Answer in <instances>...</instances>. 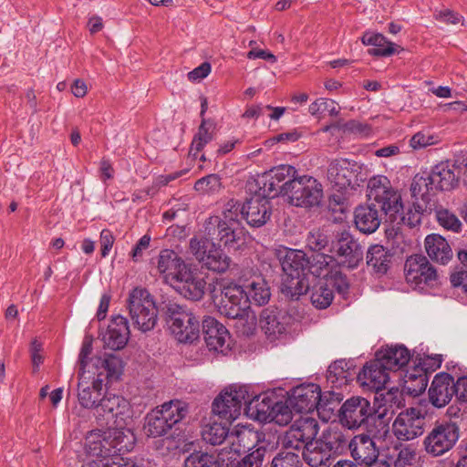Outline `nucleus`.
Segmentation results:
<instances>
[{
  "mask_svg": "<svg viewBox=\"0 0 467 467\" xmlns=\"http://www.w3.org/2000/svg\"><path fill=\"white\" fill-rule=\"evenodd\" d=\"M214 123L212 120L202 119L198 133L194 137L192 144L195 141L197 142V146H203L212 141L213 134L214 130Z\"/></svg>",
  "mask_w": 467,
  "mask_h": 467,
  "instance_id": "nucleus-59",
  "label": "nucleus"
},
{
  "mask_svg": "<svg viewBox=\"0 0 467 467\" xmlns=\"http://www.w3.org/2000/svg\"><path fill=\"white\" fill-rule=\"evenodd\" d=\"M454 395V379L445 372L437 374L429 389L430 402L436 408H442Z\"/></svg>",
  "mask_w": 467,
  "mask_h": 467,
  "instance_id": "nucleus-29",
  "label": "nucleus"
},
{
  "mask_svg": "<svg viewBox=\"0 0 467 467\" xmlns=\"http://www.w3.org/2000/svg\"><path fill=\"white\" fill-rule=\"evenodd\" d=\"M406 280L415 288L423 289V285L433 287L439 284V275L436 268L422 254L410 256L404 266Z\"/></svg>",
  "mask_w": 467,
  "mask_h": 467,
  "instance_id": "nucleus-17",
  "label": "nucleus"
},
{
  "mask_svg": "<svg viewBox=\"0 0 467 467\" xmlns=\"http://www.w3.org/2000/svg\"><path fill=\"white\" fill-rule=\"evenodd\" d=\"M221 187V178L217 174H209L202 177L194 184L195 191L202 194L217 192Z\"/></svg>",
  "mask_w": 467,
  "mask_h": 467,
  "instance_id": "nucleus-57",
  "label": "nucleus"
},
{
  "mask_svg": "<svg viewBox=\"0 0 467 467\" xmlns=\"http://www.w3.org/2000/svg\"><path fill=\"white\" fill-rule=\"evenodd\" d=\"M394 467H417L416 453L410 448H403L399 451Z\"/></svg>",
  "mask_w": 467,
  "mask_h": 467,
  "instance_id": "nucleus-62",
  "label": "nucleus"
},
{
  "mask_svg": "<svg viewBox=\"0 0 467 467\" xmlns=\"http://www.w3.org/2000/svg\"><path fill=\"white\" fill-rule=\"evenodd\" d=\"M266 447L260 445L237 462L233 467H264Z\"/></svg>",
  "mask_w": 467,
  "mask_h": 467,
  "instance_id": "nucleus-55",
  "label": "nucleus"
},
{
  "mask_svg": "<svg viewBox=\"0 0 467 467\" xmlns=\"http://www.w3.org/2000/svg\"><path fill=\"white\" fill-rule=\"evenodd\" d=\"M418 372L419 374L407 373L405 376V388L413 396L420 395L428 386L427 374L422 369Z\"/></svg>",
  "mask_w": 467,
  "mask_h": 467,
  "instance_id": "nucleus-49",
  "label": "nucleus"
},
{
  "mask_svg": "<svg viewBox=\"0 0 467 467\" xmlns=\"http://www.w3.org/2000/svg\"><path fill=\"white\" fill-rule=\"evenodd\" d=\"M424 248L429 258L437 264L445 265L453 258L451 244L441 234H428L424 240Z\"/></svg>",
  "mask_w": 467,
  "mask_h": 467,
  "instance_id": "nucleus-30",
  "label": "nucleus"
},
{
  "mask_svg": "<svg viewBox=\"0 0 467 467\" xmlns=\"http://www.w3.org/2000/svg\"><path fill=\"white\" fill-rule=\"evenodd\" d=\"M302 458L310 467H327L330 463V452L322 441L309 443L302 450Z\"/></svg>",
  "mask_w": 467,
  "mask_h": 467,
  "instance_id": "nucleus-36",
  "label": "nucleus"
},
{
  "mask_svg": "<svg viewBox=\"0 0 467 467\" xmlns=\"http://www.w3.org/2000/svg\"><path fill=\"white\" fill-rule=\"evenodd\" d=\"M351 457L358 464L368 465L379 458V449L373 439L365 433L354 436L348 444Z\"/></svg>",
  "mask_w": 467,
  "mask_h": 467,
  "instance_id": "nucleus-28",
  "label": "nucleus"
},
{
  "mask_svg": "<svg viewBox=\"0 0 467 467\" xmlns=\"http://www.w3.org/2000/svg\"><path fill=\"white\" fill-rule=\"evenodd\" d=\"M246 293L249 303L252 301L257 306L267 304L271 296L267 283L261 278L252 281Z\"/></svg>",
  "mask_w": 467,
  "mask_h": 467,
  "instance_id": "nucleus-44",
  "label": "nucleus"
},
{
  "mask_svg": "<svg viewBox=\"0 0 467 467\" xmlns=\"http://www.w3.org/2000/svg\"><path fill=\"white\" fill-rule=\"evenodd\" d=\"M239 206L234 203V200L227 202L223 211V218H210L205 230L209 236L218 240L224 246L234 245L244 236V228L240 227L238 220Z\"/></svg>",
  "mask_w": 467,
  "mask_h": 467,
  "instance_id": "nucleus-7",
  "label": "nucleus"
},
{
  "mask_svg": "<svg viewBox=\"0 0 467 467\" xmlns=\"http://www.w3.org/2000/svg\"><path fill=\"white\" fill-rule=\"evenodd\" d=\"M270 198L272 197L262 194L257 188L254 195L242 206L237 202H234V203L239 206L238 215L241 214L250 226L261 227L271 216Z\"/></svg>",
  "mask_w": 467,
  "mask_h": 467,
  "instance_id": "nucleus-21",
  "label": "nucleus"
},
{
  "mask_svg": "<svg viewBox=\"0 0 467 467\" xmlns=\"http://www.w3.org/2000/svg\"><path fill=\"white\" fill-rule=\"evenodd\" d=\"M410 192L414 199L413 202L423 204L429 202L433 204V209H436L437 200L435 196L437 191L428 172L418 173L414 176Z\"/></svg>",
  "mask_w": 467,
  "mask_h": 467,
  "instance_id": "nucleus-32",
  "label": "nucleus"
},
{
  "mask_svg": "<svg viewBox=\"0 0 467 467\" xmlns=\"http://www.w3.org/2000/svg\"><path fill=\"white\" fill-rule=\"evenodd\" d=\"M108 439L111 442L112 451L115 455L130 451L134 447L136 440L131 430L122 428L108 430Z\"/></svg>",
  "mask_w": 467,
  "mask_h": 467,
  "instance_id": "nucleus-38",
  "label": "nucleus"
},
{
  "mask_svg": "<svg viewBox=\"0 0 467 467\" xmlns=\"http://www.w3.org/2000/svg\"><path fill=\"white\" fill-rule=\"evenodd\" d=\"M305 135L306 132L302 131L301 130L295 129L288 132L280 133L271 137L270 139L265 140V146H273L276 143H295L298 141L301 138L305 137Z\"/></svg>",
  "mask_w": 467,
  "mask_h": 467,
  "instance_id": "nucleus-58",
  "label": "nucleus"
},
{
  "mask_svg": "<svg viewBox=\"0 0 467 467\" xmlns=\"http://www.w3.org/2000/svg\"><path fill=\"white\" fill-rule=\"evenodd\" d=\"M133 325L141 332L152 330L158 320V309L150 292L141 287L134 288L127 300Z\"/></svg>",
  "mask_w": 467,
  "mask_h": 467,
  "instance_id": "nucleus-9",
  "label": "nucleus"
},
{
  "mask_svg": "<svg viewBox=\"0 0 467 467\" xmlns=\"http://www.w3.org/2000/svg\"><path fill=\"white\" fill-rule=\"evenodd\" d=\"M327 244V236L320 231L310 232L306 237V246L312 251H321Z\"/></svg>",
  "mask_w": 467,
  "mask_h": 467,
  "instance_id": "nucleus-63",
  "label": "nucleus"
},
{
  "mask_svg": "<svg viewBox=\"0 0 467 467\" xmlns=\"http://www.w3.org/2000/svg\"><path fill=\"white\" fill-rule=\"evenodd\" d=\"M356 372L351 361L345 359L336 360L332 363L327 371V379L336 388L347 385L352 380Z\"/></svg>",
  "mask_w": 467,
  "mask_h": 467,
  "instance_id": "nucleus-35",
  "label": "nucleus"
},
{
  "mask_svg": "<svg viewBox=\"0 0 467 467\" xmlns=\"http://www.w3.org/2000/svg\"><path fill=\"white\" fill-rule=\"evenodd\" d=\"M337 130L344 134H351L358 137H367L371 132V127L364 122L351 119L349 121H343L341 119L336 121Z\"/></svg>",
  "mask_w": 467,
  "mask_h": 467,
  "instance_id": "nucleus-50",
  "label": "nucleus"
},
{
  "mask_svg": "<svg viewBox=\"0 0 467 467\" xmlns=\"http://www.w3.org/2000/svg\"><path fill=\"white\" fill-rule=\"evenodd\" d=\"M327 111L330 116H337L339 114V108L337 103L332 99L319 98L312 102L308 107V112L312 116H319L320 114Z\"/></svg>",
  "mask_w": 467,
  "mask_h": 467,
  "instance_id": "nucleus-56",
  "label": "nucleus"
},
{
  "mask_svg": "<svg viewBox=\"0 0 467 467\" xmlns=\"http://www.w3.org/2000/svg\"><path fill=\"white\" fill-rule=\"evenodd\" d=\"M188 412V405L182 400H173L164 402L146 415L145 433L153 438L164 436L175 424L182 420Z\"/></svg>",
  "mask_w": 467,
  "mask_h": 467,
  "instance_id": "nucleus-4",
  "label": "nucleus"
},
{
  "mask_svg": "<svg viewBox=\"0 0 467 467\" xmlns=\"http://www.w3.org/2000/svg\"><path fill=\"white\" fill-rule=\"evenodd\" d=\"M250 308L246 291L243 286L230 283L222 289L219 311L230 319L244 320L248 317Z\"/></svg>",
  "mask_w": 467,
  "mask_h": 467,
  "instance_id": "nucleus-16",
  "label": "nucleus"
},
{
  "mask_svg": "<svg viewBox=\"0 0 467 467\" xmlns=\"http://www.w3.org/2000/svg\"><path fill=\"white\" fill-rule=\"evenodd\" d=\"M100 365L107 371L108 378L118 379L122 371V360L114 354L105 355L104 358H97L96 365Z\"/></svg>",
  "mask_w": 467,
  "mask_h": 467,
  "instance_id": "nucleus-52",
  "label": "nucleus"
},
{
  "mask_svg": "<svg viewBox=\"0 0 467 467\" xmlns=\"http://www.w3.org/2000/svg\"><path fill=\"white\" fill-rule=\"evenodd\" d=\"M400 393L397 388H391L380 393L379 397L384 407L382 411H377L374 406L363 397H351L342 404L339 410V422L348 430L368 429L376 418H382L386 415L388 407L391 409L393 405L400 403Z\"/></svg>",
  "mask_w": 467,
  "mask_h": 467,
  "instance_id": "nucleus-1",
  "label": "nucleus"
},
{
  "mask_svg": "<svg viewBox=\"0 0 467 467\" xmlns=\"http://www.w3.org/2000/svg\"><path fill=\"white\" fill-rule=\"evenodd\" d=\"M327 177L332 188L340 193L333 194L330 202L343 204L347 196L356 192L367 180V171L357 161L337 159L329 163Z\"/></svg>",
  "mask_w": 467,
  "mask_h": 467,
  "instance_id": "nucleus-3",
  "label": "nucleus"
},
{
  "mask_svg": "<svg viewBox=\"0 0 467 467\" xmlns=\"http://www.w3.org/2000/svg\"><path fill=\"white\" fill-rule=\"evenodd\" d=\"M130 338V328L126 317L118 315L113 317L107 330L102 333L104 347L112 350L123 348Z\"/></svg>",
  "mask_w": 467,
  "mask_h": 467,
  "instance_id": "nucleus-26",
  "label": "nucleus"
},
{
  "mask_svg": "<svg viewBox=\"0 0 467 467\" xmlns=\"http://www.w3.org/2000/svg\"><path fill=\"white\" fill-rule=\"evenodd\" d=\"M410 352L404 346H392L379 351L376 358L388 371H396L405 367L410 359Z\"/></svg>",
  "mask_w": 467,
  "mask_h": 467,
  "instance_id": "nucleus-33",
  "label": "nucleus"
},
{
  "mask_svg": "<svg viewBox=\"0 0 467 467\" xmlns=\"http://www.w3.org/2000/svg\"><path fill=\"white\" fill-rule=\"evenodd\" d=\"M246 413L261 422H275L285 426L292 420V413L285 402L277 400L267 393H262L245 400Z\"/></svg>",
  "mask_w": 467,
  "mask_h": 467,
  "instance_id": "nucleus-5",
  "label": "nucleus"
},
{
  "mask_svg": "<svg viewBox=\"0 0 467 467\" xmlns=\"http://www.w3.org/2000/svg\"><path fill=\"white\" fill-rule=\"evenodd\" d=\"M365 46H373L368 49V54L375 57H389L396 51L394 44L388 41L387 38L379 33H365L361 37Z\"/></svg>",
  "mask_w": 467,
  "mask_h": 467,
  "instance_id": "nucleus-41",
  "label": "nucleus"
},
{
  "mask_svg": "<svg viewBox=\"0 0 467 467\" xmlns=\"http://www.w3.org/2000/svg\"><path fill=\"white\" fill-rule=\"evenodd\" d=\"M367 197L369 203L378 204L386 215L396 218L397 214L403 213L401 196L386 176L377 175L368 181Z\"/></svg>",
  "mask_w": 467,
  "mask_h": 467,
  "instance_id": "nucleus-8",
  "label": "nucleus"
},
{
  "mask_svg": "<svg viewBox=\"0 0 467 467\" xmlns=\"http://www.w3.org/2000/svg\"><path fill=\"white\" fill-rule=\"evenodd\" d=\"M339 265H340L333 269V272L326 280L327 282H329V284L334 286L338 293H345L348 291L349 285L347 276L341 273Z\"/></svg>",
  "mask_w": 467,
  "mask_h": 467,
  "instance_id": "nucleus-61",
  "label": "nucleus"
},
{
  "mask_svg": "<svg viewBox=\"0 0 467 467\" xmlns=\"http://www.w3.org/2000/svg\"><path fill=\"white\" fill-rule=\"evenodd\" d=\"M202 334L210 350L223 352L229 346L230 334L227 328L213 317L202 319Z\"/></svg>",
  "mask_w": 467,
  "mask_h": 467,
  "instance_id": "nucleus-27",
  "label": "nucleus"
},
{
  "mask_svg": "<svg viewBox=\"0 0 467 467\" xmlns=\"http://www.w3.org/2000/svg\"><path fill=\"white\" fill-rule=\"evenodd\" d=\"M391 262V254L379 244L371 245L367 252V265L378 275L388 272Z\"/></svg>",
  "mask_w": 467,
  "mask_h": 467,
  "instance_id": "nucleus-39",
  "label": "nucleus"
},
{
  "mask_svg": "<svg viewBox=\"0 0 467 467\" xmlns=\"http://www.w3.org/2000/svg\"><path fill=\"white\" fill-rule=\"evenodd\" d=\"M433 210V204L429 202L426 204L413 202L412 207L408 210L402 220L410 227H414L421 223L422 215L431 214Z\"/></svg>",
  "mask_w": 467,
  "mask_h": 467,
  "instance_id": "nucleus-48",
  "label": "nucleus"
},
{
  "mask_svg": "<svg viewBox=\"0 0 467 467\" xmlns=\"http://www.w3.org/2000/svg\"><path fill=\"white\" fill-rule=\"evenodd\" d=\"M228 428L217 422L205 425L202 431L203 441L212 445L222 444L228 437Z\"/></svg>",
  "mask_w": 467,
  "mask_h": 467,
  "instance_id": "nucleus-45",
  "label": "nucleus"
},
{
  "mask_svg": "<svg viewBox=\"0 0 467 467\" xmlns=\"http://www.w3.org/2000/svg\"><path fill=\"white\" fill-rule=\"evenodd\" d=\"M433 212H435L436 220L441 227L454 233L461 232L462 223L453 213L442 207H438L437 204Z\"/></svg>",
  "mask_w": 467,
  "mask_h": 467,
  "instance_id": "nucleus-47",
  "label": "nucleus"
},
{
  "mask_svg": "<svg viewBox=\"0 0 467 467\" xmlns=\"http://www.w3.org/2000/svg\"><path fill=\"white\" fill-rule=\"evenodd\" d=\"M459 436L460 430L456 423L451 421L436 423L424 438V449L433 457L441 456L454 447Z\"/></svg>",
  "mask_w": 467,
  "mask_h": 467,
  "instance_id": "nucleus-14",
  "label": "nucleus"
},
{
  "mask_svg": "<svg viewBox=\"0 0 467 467\" xmlns=\"http://www.w3.org/2000/svg\"><path fill=\"white\" fill-rule=\"evenodd\" d=\"M103 379L100 374L91 377L86 371L78 372V400L82 408L95 410L103 397Z\"/></svg>",
  "mask_w": 467,
  "mask_h": 467,
  "instance_id": "nucleus-23",
  "label": "nucleus"
},
{
  "mask_svg": "<svg viewBox=\"0 0 467 467\" xmlns=\"http://www.w3.org/2000/svg\"><path fill=\"white\" fill-rule=\"evenodd\" d=\"M189 249L202 268L214 273H225L232 265L231 257L214 243L193 237L190 240Z\"/></svg>",
  "mask_w": 467,
  "mask_h": 467,
  "instance_id": "nucleus-11",
  "label": "nucleus"
},
{
  "mask_svg": "<svg viewBox=\"0 0 467 467\" xmlns=\"http://www.w3.org/2000/svg\"><path fill=\"white\" fill-rule=\"evenodd\" d=\"M292 449H282L273 458L271 467H302L301 457Z\"/></svg>",
  "mask_w": 467,
  "mask_h": 467,
  "instance_id": "nucleus-46",
  "label": "nucleus"
},
{
  "mask_svg": "<svg viewBox=\"0 0 467 467\" xmlns=\"http://www.w3.org/2000/svg\"><path fill=\"white\" fill-rule=\"evenodd\" d=\"M298 171L291 165H279L258 176L253 182H249V191L254 185L259 188L262 194L275 197L282 195L285 197L293 183L298 178Z\"/></svg>",
  "mask_w": 467,
  "mask_h": 467,
  "instance_id": "nucleus-10",
  "label": "nucleus"
},
{
  "mask_svg": "<svg viewBox=\"0 0 467 467\" xmlns=\"http://www.w3.org/2000/svg\"><path fill=\"white\" fill-rule=\"evenodd\" d=\"M182 263L183 259L177 253L171 249H163L157 257V270L167 281Z\"/></svg>",
  "mask_w": 467,
  "mask_h": 467,
  "instance_id": "nucleus-42",
  "label": "nucleus"
},
{
  "mask_svg": "<svg viewBox=\"0 0 467 467\" xmlns=\"http://www.w3.org/2000/svg\"><path fill=\"white\" fill-rule=\"evenodd\" d=\"M170 330L180 343H192L200 337V322L184 306L168 302L162 307Z\"/></svg>",
  "mask_w": 467,
  "mask_h": 467,
  "instance_id": "nucleus-6",
  "label": "nucleus"
},
{
  "mask_svg": "<svg viewBox=\"0 0 467 467\" xmlns=\"http://www.w3.org/2000/svg\"><path fill=\"white\" fill-rule=\"evenodd\" d=\"M333 298V290L327 284L315 286L310 296L312 305L319 309L328 307Z\"/></svg>",
  "mask_w": 467,
  "mask_h": 467,
  "instance_id": "nucleus-51",
  "label": "nucleus"
},
{
  "mask_svg": "<svg viewBox=\"0 0 467 467\" xmlns=\"http://www.w3.org/2000/svg\"><path fill=\"white\" fill-rule=\"evenodd\" d=\"M196 271L192 270L190 265H187L184 261L181 264L180 267L171 275V277L166 281L176 289L179 284L187 281Z\"/></svg>",
  "mask_w": 467,
  "mask_h": 467,
  "instance_id": "nucleus-60",
  "label": "nucleus"
},
{
  "mask_svg": "<svg viewBox=\"0 0 467 467\" xmlns=\"http://www.w3.org/2000/svg\"><path fill=\"white\" fill-rule=\"evenodd\" d=\"M426 424L425 414L417 408H409L397 416L392 431L400 441H411L424 432Z\"/></svg>",
  "mask_w": 467,
  "mask_h": 467,
  "instance_id": "nucleus-19",
  "label": "nucleus"
},
{
  "mask_svg": "<svg viewBox=\"0 0 467 467\" xmlns=\"http://www.w3.org/2000/svg\"><path fill=\"white\" fill-rule=\"evenodd\" d=\"M291 317L276 307L265 308L259 318V325L270 342L284 338L287 334Z\"/></svg>",
  "mask_w": 467,
  "mask_h": 467,
  "instance_id": "nucleus-22",
  "label": "nucleus"
},
{
  "mask_svg": "<svg viewBox=\"0 0 467 467\" xmlns=\"http://www.w3.org/2000/svg\"><path fill=\"white\" fill-rule=\"evenodd\" d=\"M380 208H376L373 202L359 205L354 213L356 227L364 234H372L379 227L382 220Z\"/></svg>",
  "mask_w": 467,
  "mask_h": 467,
  "instance_id": "nucleus-31",
  "label": "nucleus"
},
{
  "mask_svg": "<svg viewBox=\"0 0 467 467\" xmlns=\"http://www.w3.org/2000/svg\"><path fill=\"white\" fill-rule=\"evenodd\" d=\"M85 449L89 456L97 457L98 459H105L113 457L111 442L108 439V431H91L86 437Z\"/></svg>",
  "mask_w": 467,
  "mask_h": 467,
  "instance_id": "nucleus-34",
  "label": "nucleus"
},
{
  "mask_svg": "<svg viewBox=\"0 0 467 467\" xmlns=\"http://www.w3.org/2000/svg\"><path fill=\"white\" fill-rule=\"evenodd\" d=\"M279 262L282 270L286 275V279L282 283V293L292 300H296L300 296L309 290L307 277V265L309 257L302 250L284 248L278 252Z\"/></svg>",
  "mask_w": 467,
  "mask_h": 467,
  "instance_id": "nucleus-2",
  "label": "nucleus"
},
{
  "mask_svg": "<svg viewBox=\"0 0 467 467\" xmlns=\"http://www.w3.org/2000/svg\"><path fill=\"white\" fill-rule=\"evenodd\" d=\"M349 441L348 437L339 431L329 432L325 437V441H322L329 452H342L346 448H348Z\"/></svg>",
  "mask_w": 467,
  "mask_h": 467,
  "instance_id": "nucleus-54",
  "label": "nucleus"
},
{
  "mask_svg": "<svg viewBox=\"0 0 467 467\" xmlns=\"http://www.w3.org/2000/svg\"><path fill=\"white\" fill-rule=\"evenodd\" d=\"M289 204L306 209L318 207L323 199V186L314 177L299 175L285 195Z\"/></svg>",
  "mask_w": 467,
  "mask_h": 467,
  "instance_id": "nucleus-12",
  "label": "nucleus"
},
{
  "mask_svg": "<svg viewBox=\"0 0 467 467\" xmlns=\"http://www.w3.org/2000/svg\"><path fill=\"white\" fill-rule=\"evenodd\" d=\"M319 426L317 420L311 417H301L294 421L281 438L284 449L301 451L304 447L313 442L318 433Z\"/></svg>",
  "mask_w": 467,
  "mask_h": 467,
  "instance_id": "nucleus-15",
  "label": "nucleus"
},
{
  "mask_svg": "<svg viewBox=\"0 0 467 467\" xmlns=\"http://www.w3.org/2000/svg\"><path fill=\"white\" fill-rule=\"evenodd\" d=\"M184 467H220L215 456L206 452L191 453L184 461Z\"/></svg>",
  "mask_w": 467,
  "mask_h": 467,
  "instance_id": "nucleus-53",
  "label": "nucleus"
},
{
  "mask_svg": "<svg viewBox=\"0 0 467 467\" xmlns=\"http://www.w3.org/2000/svg\"><path fill=\"white\" fill-rule=\"evenodd\" d=\"M205 281L195 272L187 281L179 284L175 289L181 296L191 300H200L204 295Z\"/></svg>",
  "mask_w": 467,
  "mask_h": 467,
  "instance_id": "nucleus-43",
  "label": "nucleus"
},
{
  "mask_svg": "<svg viewBox=\"0 0 467 467\" xmlns=\"http://www.w3.org/2000/svg\"><path fill=\"white\" fill-rule=\"evenodd\" d=\"M438 142L439 140L433 135L420 131L410 139V146H433Z\"/></svg>",
  "mask_w": 467,
  "mask_h": 467,
  "instance_id": "nucleus-64",
  "label": "nucleus"
},
{
  "mask_svg": "<svg viewBox=\"0 0 467 467\" xmlns=\"http://www.w3.org/2000/svg\"><path fill=\"white\" fill-rule=\"evenodd\" d=\"M389 379V371L377 358L368 362L357 375V379L362 387L375 390L377 394L385 389Z\"/></svg>",
  "mask_w": 467,
  "mask_h": 467,
  "instance_id": "nucleus-25",
  "label": "nucleus"
},
{
  "mask_svg": "<svg viewBox=\"0 0 467 467\" xmlns=\"http://www.w3.org/2000/svg\"><path fill=\"white\" fill-rule=\"evenodd\" d=\"M429 175L437 192L451 191L458 185V177L445 163L437 164Z\"/></svg>",
  "mask_w": 467,
  "mask_h": 467,
  "instance_id": "nucleus-40",
  "label": "nucleus"
},
{
  "mask_svg": "<svg viewBox=\"0 0 467 467\" xmlns=\"http://www.w3.org/2000/svg\"><path fill=\"white\" fill-rule=\"evenodd\" d=\"M250 387L246 385H231L226 388L213 402V411L222 420L232 422L241 414L243 404L249 399Z\"/></svg>",
  "mask_w": 467,
  "mask_h": 467,
  "instance_id": "nucleus-13",
  "label": "nucleus"
},
{
  "mask_svg": "<svg viewBox=\"0 0 467 467\" xmlns=\"http://www.w3.org/2000/svg\"><path fill=\"white\" fill-rule=\"evenodd\" d=\"M286 405L290 410L297 413H307L317 410L323 406L321 389L314 383L301 384L290 390Z\"/></svg>",
  "mask_w": 467,
  "mask_h": 467,
  "instance_id": "nucleus-20",
  "label": "nucleus"
},
{
  "mask_svg": "<svg viewBox=\"0 0 467 467\" xmlns=\"http://www.w3.org/2000/svg\"><path fill=\"white\" fill-rule=\"evenodd\" d=\"M337 265L338 262L334 256L318 253L309 257L307 275H312L315 277L327 279Z\"/></svg>",
  "mask_w": 467,
  "mask_h": 467,
  "instance_id": "nucleus-37",
  "label": "nucleus"
},
{
  "mask_svg": "<svg viewBox=\"0 0 467 467\" xmlns=\"http://www.w3.org/2000/svg\"><path fill=\"white\" fill-rule=\"evenodd\" d=\"M130 410L129 402L121 396L104 394L94 410V416L101 423L109 424L113 420H123Z\"/></svg>",
  "mask_w": 467,
  "mask_h": 467,
  "instance_id": "nucleus-24",
  "label": "nucleus"
},
{
  "mask_svg": "<svg viewBox=\"0 0 467 467\" xmlns=\"http://www.w3.org/2000/svg\"><path fill=\"white\" fill-rule=\"evenodd\" d=\"M331 252L338 258V265L354 269L363 260L364 247L350 233L343 231L332 243Z\"/></svg>",
  "mask_w": 467,
  "mask_h": 467,
  "instance_id": "nucleus-18",
  "label": "nucleus"
}]
</instances>
